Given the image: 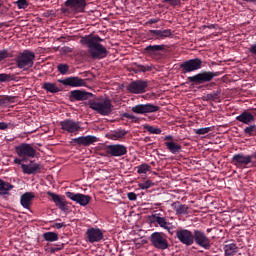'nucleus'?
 Listing matches in <instances>:
<instances>
[{
  "mask_svg": "<svg viewBox=\"0 0 256 256\" xmlns=\"http://www.w3.org/2000/svg\"><path fill=\"white\" fill-rule=\"evenodd\" d=\"M147 87H149V81L135 80L128 84L127 91L134 95H141L147 91Z\"/></svg>",
  "mask_w": 256,
  "mask_h": 256,
  "instance_id": "nucleus-10",
  "label": "nucleus"
},
{
  "mask_svg": "<svg viewBox=\"0 0 256 256\" xmlns=\"http://www.w3.org/2000/svg\"><path fill=\"white\" fill-rule=\"evenodd\" d=\"M47 195L51 197L53 203H55L56 207H58L61 211H65L67 209V201L61 198L59 194H55L53 192H48Z\"/></svg>",
  "mask_w": 256,
  "mask_h": 256,
  "instance_id": "nucleus-27",
  "label": "nucleus"
},
{
  "mask_svg": "<svg viewBox=\"0 0 256 256\" xmlns=\"http://www.w3.org/2000/svg\"><path fill=\"white\" fill-rule=\"evenodd\" d=\"M63 13H67V9L64 8V9H63Z\"/></svg>",
  "mask_w": 256,
  "mask_h": 256,
  "instance_id": "nucleus-60",
  "label": "nucleus"
},
{
  "mask_svg": "<svg viewBox=\"0 0 256 256\" xmlns=\"http://www.w3.org/2000/svg\"><path fill=\"white\" fill-rule=\"evenodd\" d=\"M105 151L110 157H123V155H127V148L123 144L107 145Z\"/></svg>",
  "mask_w": 256,
  "mask_h": 256,
  "instance_id": "nucleus-15",
  "label": "nucleus"
},
{
  "mask_svg": "<svg viewBox=\"0 0 256 256\" xmlns=\"http://www.w3.org/2000/svg\"><path fill=\"white\" fill-rule=\"evenodd\" d=\"M14 187L15 186H13V184L0 179V197L2 195H9V191H11Z\"/></svg>",
  "mask_w": 256,
  "mask_h": 256,
  "instance_id": "nucleus-32",
  "label": "nucleus"
},
{
  "mask_svg": "<svg viewBox=\"0 0 256 256\" xmlns=\"http://www.w3.org/2000/svg\"><path fill=\"white\" fill-rule=\"evenodd\" d=\"M88 106L92 111H96L99 115L107 117L113 111V104L110 99L96 98L88 101Z\"/></svg>",
  "mask_w": 256,
  "mask_h": 256,
  "instance_id": "nucleus-1",
  "label": "nucleus"
},
{
  "mask_svg": "<svg viewBox=\"0 0 256 256\" xmlns=\"http://www.w3.org/2000/svg\"><path fill=\"white\" fill-rule=\"evenodd\" d=\"M221 72L202 71L194 76H189L188 83H194V85H203L205 83H211L215 77H219Z\"/></svg>",
  "mask_w": 256,
  "mask_h": 256,
  "instance_id": "nucleus-3",
  "label": "nucleus"
},
{
  "mask_svg": "<svg viewBox=\"0 0 256 256\" xmlns=\"http://www.w3.org/2000/svg\"><path fill=\"white\" fill-rule=\"evenodd\" d=\"M243 133L246 137H256V124L246 126Z\"/></svg>",
  "mask_w": 256,
  "mask_h": 256,
  "instance_id": "nucleus-39",
  "label": "nucleus"
},
{
  "mask_svg": "<svg viewBox=\"0 0 256 256\" xmlns=\"http://www.w3.org/2000/svg\"><path fill=\"white\" fill-rule=\"evenodd\" d=\"M193 243H196L199 247H203V249H211V239L201 230H194Z\"/></svg>",
  "mask_w": 256,
  "mask_h": 256,
  "instance_id": "nucleus-11",
  "label": "nucleus"
},
{
  "mask_svg": "<svg viewBox=\"0 0 256 256\" xmlns=\"http://www.w3.org/2000/svg\"><path fill=\"white\" fill-rule=\"evenodd\" d=\"M127 197L129 201H137V194L135 192H129Z\"/></svg>",
  "mask_w": 256,
  "mask_h": 256,
  "instance_id": "nucleus-50",
  "label": "nucleus"
},
{
  "mask_svg": "<svg viewBox=\"0 0 256 256\" xmlns=\"http://www.w3.org/2000/svg\"><path fill=\"white\" fill-rule=\"evenodd\" d=\"M7 129H13V124L0 122V131H7Z\"/></svg>",
  "mask_w": 256,
  "mask_h": 256,
  "instance_id": "nucleus-49",
  "label": "nucleus"
},
{
  "mask_svg": "<svg viewBox=\"0 0 256 256\" xmlns=\"http://www.w3.org/2000/svg\"><path fill=\"white\" fill-rule=\"evenodd\" d=\"M250 1H252V3H256V0H250Z\"/></svg>",
  "mask_w": 256,
  "mask_h": 256,
  "instance_id": "nucleus-62",
  "label": "nucleus"
},
{
  "mask_svg": "<svg viewBox=\"0 0 256 256\" xmlns=\"http://www.w3.org/2000/svg\"><path fill=\"white\" fill-rule=\"evenodd\" d=\"M145 131H149L151 135H161L163 133V130L160 128H155L154 126L151 125H144Z\"/></svg>",
  "mask_w": 256,
  "mask_h": 256,
  "instance_id": "nucleus-42",
  "label": "nucleus"
},
{
  "mask_svg": "<svg viewBox=\"0 0 256 256\" xmlns=\"http://www.w3.org/2000/svg\"><path fill=\"white\" fill-rule=\"evenodd\" d=\"M132 71L134 73H147V71H153V66H145L135 62L132 66Z\"/></svg>",
  "mask_w": 256,
  "mask_h": 256,
  "instance_id": "nucleus-33",
  "label": "nucleus"
},
{
  "mask_svg": "<svg viewBox=\"0 0 256 256\" xmlns=\"http://www.w3.org/2000/svg\"><path fill=\"white\" fill-rule=\"evenodd\" d=\"M121 117H124L125 119H132V121H134V123H139V118H137V116L131 115L127 112L121 114Z\"/></svg>",
  "mask_w": 256,
  "mask_h": 256,
  "instance_id": "nucleus-47",
  "label": "nucleus"
},
{
  "mask_svg": "<svg viewBox=\"0 0 256 256\" xmlns=\"http://www.w3.org/2000/svg\"><path fill=\"white\" fill-rule=\"evenodd\" d=\"M149 219L152 225H159V227H161L162 229L170 231L169 225H171V223L167 221V218L163 217V214H152L151 216H149Z\"/></svg>",
  "mask_w": 256,
  "mask_h": 256,
  "instance_id": "nucleus-21",
  "label": "nucleus"
},
{
  "mask_svg": "<svg viewBox=\"0 0 256 256\" xmlns=\"http://www.w3.org/2000/svg\"><path fill=\"white\" fill-rule=\"evenodd\" d=\"M63 133H69L70 135H77L81 131V122L75 119H65L59 123Z\"/></svg>",
  "mask_w": 256,
  "mask_h": 256,
  "instance_id": "nucleus-7",
  "label": "nucleus"
},
{
  "mask_svg": "<svg viewBox=\"0 0 256 256\" xmlns=\"http://www.w3.org/2000/svg\"><path fill=\"white\" fill-rule=\"evenodd\" d=\"M210 85H211V86H212V85H215V83H211Z\"/></svg>",
  "mask_w": 256,
  "mask_h": 256,
  "instance_id": "nucleus-63",
  "label": "nucleus"
},
{
  "mask_svg": "<svg viewBox=\"0 0 256 256\" xmlns=\"http://www.w3.org/2000/svg\"><path fill=\"white\" fill-rule=\"evenodd\" d=\"M57 69L61 75H67V73H69V65L67 64H63V63L58 64Z\"/></svg>",
  "mask_w": 256,
  "mask_h": 256,
  "instance_id": "nucleus-44",
  "label": "nucleus"
},
{
  "mask_svg": "<svg viewBox=\"0 0 256 256\" xmlns=\"http://www.w3.org/2000/svg\"><path fill=\"white\" fill-rule=\"evenodd\" d=\"M71 143H75V145H82L83 147H89V145L97 143V137L93 135L80 136L78 138H73Z\"/></svg>",
  "mask_w": 256,
  "mask_h": 256,
  "instance_id": "nucleus-23",
  "label": "nucleus"
},
{
  "mask_svg": "<svg viewBox=\"0 0 256 256\" xmlns=\"http://www.w3.org/2000/svg\"><path fill=\"white\" fill-rule=\"evenodd\" d=\"M90 42L96 43V45H101V42H103V38L99 37V35L90 34V35L83 36L80 39V43H90Z\"/></svg>",
  "mask_w": 256,
  "mask_h": 256,
  "instance_id": "nucleus-30",
  "label": "nucleus"
},
{
  "mask_svg": "<svg viewBox=\"0 0 256 256\" xmlns=\"http://www.w3.org/2000/svg\"><path fill=\"white\" fill-rule=\"evenodd\" d=\"M15 65L22 71H29L35 65V52L31 50H24L20 52L15 58Z\"/></svg>",
  "mask_w": 256,
  "mask_h": 256,
  "instance_id": "nucleus-2",
  "label": "nucleus"
},
{
  "mask_svg": "<svg viewBox=\"0 0 256 256\" xmlns=\"http://www.w3.org/2000/svg\"><path fill=\"white\" fill-rule=\"evenodd\" d=\"M52 227L54 229H63V227H67V225H65V223H55Z\"/></svg>",
  "mask_w": 256,
  "mask_h": 256,
  "instance_id": "nucleus-52",
  "label": "nucleus"
},
{
  "mask_svg": "<svg viewBox=\"0 0 256 256\" xmlns=\"http://www.w3.org/2000/svg\"><path fill=\"white\" fill-rule=\"evenodd\" d=\"M103 230L99 228H88L86 231V241L88 243H99L103 241Z\"/></svg>",
  "mask_w": 256,
  "mask_h": 256,
  "instance_id": "nucleus-19",
  "label": "nucleus"
},
{
  "mask_svg": "<svg viewBox=\"0 0 256 256\" xmlns=\"http://www.w3.org/2000/svg\"><path fill=\"white\" fill-rule=\"evenodd\" d=\"M33 199H35V195L31 192H26L21 196L20 203L24 209H31Z\"/></svg>",
  "mask_w": 256,
  "mask_h": 256,
  "instance_id": "nucleus-28",
  "label": "nucleus"
},
{
  "mask_svg": "<svg viewBox=\"0 0 256 256\" xmlns=\"http://www.w3.org/2000/svg\"><path fill=\"white\" fill-rule=\"evenodd\" d=\"M93 97L92 93L83 90H72L70 92V101H87Z\"/></svg>",
  "mask_w": 256,
  "mask_h": 256,
  "instance_id": "nucleus-24",
  "label": "nucleus"
},
{
  "mask_svg": "<svg viewBox=\"0 0 256 256\" xmlns=\"http://www.w3.org/2000/svg\"><path fill=\"white\" fill-rule=\"evenodd\" d=\"M169 5L171 7H177V5H181V0H169Z\"/></svg>",
  "mask_w": 256,
  "mask_h": 256,
  "instance_id": "nucleus-51",
  "label": "nucleus"
},
{
  "mask_svg": "<svg viewBox=\"0 0 256 256\" xmlns=\"http://www.w3.org/2000/svg\"><path fill=\"white\" fill-rule=\"evenodd\" d=\"M160 107L155 104H137L132 107V112L138 115H146V113H157Z\"/></svg>",
  "mask_w": 256,
  "mask_h": 256,
  "instance_id": "nucleus-14",
  "label": "nucleus"
},
{
  "mask_svg": "<svg viewBox=\"0 0 256 256\" xmlns=\"http://www.w3.org/2000/svg\"><path fill=\"white\" fill-rule=\"evenodd\" d=\"M43 239L49 243H54V241H59V234L55 232H45L43 234Z\"/></svg>",
  "mask_w": 256,
  "mask_h": 256,
  "instance_id": "nucleus-37",
  "label": "nucleus"
},
{
  "mask_svg": "<svg viewBox=\"0 0 256 256\" xmlns=\"http://www.w3.org/2000/svg\"><path fill=\"white\" fill-rule=\"evenodd\" d=\"M239 253V247L235 243L224 245V256H235Z\"/></svg>",
  "mask_w": 256,
  "mask_h": 256,
  "instance_id": "nucleus-31",
  "label": "nucleus"
},
{
  "mask_svg": "<svg viewBox=\"0 0 256 256\" xmlns=\"http://www.w3.org/2000/svg\"><path fill=\"white\" fill-rule=\"evenodd\" d=\"M3 26H6V27H7V25L5 24V22L0 23V27H3Z\"/></svg>",
  "mask_w": 256,
  "mask_h": 256,
  "instance_id": "nucleus-58",
  "label": "nucleus"
},
{
  "mask_svg": "<svg viewBox=\"0 0 256 256\" xmlns=\"http://www.w3.org/2000/svg\"><path fill=\"white\" fill-rule=\"evenodd\" d=\"M170 0H162V3H168L169 4Z\"/></svg>",
  "mask_w": 256,
  "mask_h": 256,
  "instance_id": "nucleus-59",
  "label": "nucleus"
},
{
  "mask_svg": "<svg viewBox=\"0 0 256 256\" xmlns=\"http://www.w3.org/2000/svg\"><path fill=\"white\" fill-rule=\"evenodd\" d=\"M42 89H44V91L47 93H59V91H61V89L57 87V84L51 82H45L42 85Z\"/></svg>",
  "mask_w": 256,
  "mask_h": 256,
  "instance_id": "nucleus-34",
  "label": "nucleus"
},
{
  "mask_svg": "<svg viewBox=\"0 0 256 256\" xmlns=\"http://www.w3.org/2000/svg\"><path fill=\"white\" fill-rule=\"evenodd\" d=\"M15 152L18 157L25 161V159H34L37 155V150L34 149L32 144L21 143L15 147Z\"/></svg>",
  "mask_w": 256,
  "mask_h": 256,
  "instance_id": "nucleus-5",
  "label": "nucleus"
},
{
  "mask_svg": "<svg viewBox=\"0 0 256 256\" xmlns=\"http://www.w3.org/2000/svg\"><path fill=\"white\" fill-rule=\"evenodd\" d=\"M85 47H88V53L92 59H105L109 55V51L102 44H96L95 42L81 43Z\"/></svg>",
  "mask_w": 256,
  "mask_h": 256,
  "instance_id": "nucleus-4",
  "label": "nucleus"
},
{
  "mask_svg": "<svg viewBox=\"0 0 256 256\" xmlns=\"http://www.w3.org/2000/svg\"><path fill=\"white\" fill-rule=\"evenodd\" d=\"M169 229H170V230H167L168 233H170V235H173V233H174V232H173V226H172L171 224L169 225Z\"/></svg>",
  "mask_w": 256,
  "mask_h": 256,
  "instance_id": "nucleus-56",
  "label": "nucleus"
},
{
  "mask_svg": "<svg viewBox=\"0 0 256 256\" xmlns=\"http://www.w3.org/2000/svg\"><path fill=\"white\" fill-rule=\"evenodd\" d=\"M16 3L18 9H27V7H29V2H27V0H18Z\"/></svg>",
  "mask_w": 256,
  "mask_h": 256,
  "instance_id": "nucleus-48",
  "label": "nucleus"
},
{
  "mask_svg": "<svg viewBox=\"0 0 256 256\" xmlns=\"http://www.w3.org/2000/svg\"><path fill=\"white\" fill-rule=\"evenodd\" d=\"M231 163L238 169H246L248 165H251V163H253V156L238 153L232 157Z\"/></svg>",
  "mask_w": 256,
  "mask_h": 256,
  "instance_id": "nucleus-9",
  "label": "nucleus"
},
{
  "mask_svg": "<svg viewBox=\"0 0 256 256\" xmlns=\"http://www.w3.org/2000/svg\"><path fill=\"white\" fill-rule=\"evenodd\" d=\"M148 25H154L155 23H159V19L157 18H152L150 20H148Z\"/></svg>",
  "mask_w": 256,
  "mask_h": 256,
  "instance_id": "nucleus-54",
  "label": "nucleus"
},
{
  "mask_svg": "<svg viewBox=\"0 0 256 256\" xmlns=\"http://www.w3.org/2000/svg\"><path fill=\"white\" fill-rule=\"evenodd\" d=\"M15 55H13V51L9 49H0V63L3 61H7V59H13Z\"/></svg>",
  "mask_w": 256,
  "mask_h": 256,
  "instance_id": "nucleus-35",
  "label": "nucleus"
},
{
  "mask_svg": "<svg viewBox=\"0 0 256 256\" xmlns=\"http://www.w3.org/2000/svg\"><path fill=\"white\" fill-rule=\"evenodd\" d=\"M210 131H213V128L205 127V128L195 129L194 133L196 135H207V133H210Z\"/></svg>",
  "mask_w": 256,
  "mask_h": 256,
  "instance_id": "nucleus-45",
  "label": "nucleus"
},
{
  "mask_svg": "<svg viewBox=\"0 0 256 256\" xmlns=\"http://www.w3.org/2000/svg\"><path fill=\"white\" fill-rule=\"evenodd\" d=\"M202 67L203 60H201V58L186 60L179 65L182 75L193 73V71H199Z\"/></svg>",
  "mask_w": 256,
  "mask_h": 256,
  "instance_id": "nucleus-6",
  "label": "nucleus"
},
{
  "mask_svg": "<svg viewBox=\"0 0 256 256\" xmlns=\"http://www.w3.org/2000/svg\"><path fill=\"white\" fill-rule=\"evenodd\" d=\"M148 171H151V166L147 163H143L139 166H137V174L143 175L145 173H148Z\"/></svg>",
  "mask_w": 256,
  "mask_h": 256,
  "instance_id": "nucleus-41",
  "label": "nucleus"
},
{
  "mask_svg": "<svg viewBox=\"0 0 256 256\" xmlns=\"http://www.w3.org/2000/svg\"><path fill=\"white\" fill-rule=\"evenodd\" d=\"M165 51H167V45L165 44L148 45L144 48V55L151 57V59H157V57H161Z\"/></svg>",
  "mask_w": 256,
  "mask_h": 256,
  "instance_id": "nucleus-12",
  "label": "nucleus"
},
{
  "mask_svg": "<svg viewBox=\"0 0 256 256\" xmlns=\"http://www.w3.org/2000/svg\"><path fill=\"white\" fill-rule=\"evenodd\" d=\"M65 7L67 9H71L74 13H83L85 11V7H87L86 0H66L64 2Z\"/></svg>",
  "mask_w": 256,
  "mask_h": 256,
  "instance_id": "nucleus-18",
  "label": "nucleus"
},
{
  "mask_svg": "<svg viewBox=\"0 0 256 256\" xmlns=\"http://www.w3.org/2000/svg\"><path fill=\"white\" fill-rule=\"evenodd\" d=\"M211 232V229H207V233H210Z\"/></svg>",
  "mask_w": 256,
  "mask_h": 256,
  "instance_id": "nucleus-61",
  "label": "nucleus"
},
{
  "mask_svg": "<svg viewBox=\"0 0 256 256\" xmlns=\"http://www.w3.org/2000/svg\"><path fill=\"white\" fill-rule=\"evenodd\" d=\"M15 101V97L13 96H4L0 99V105H7L9 103H13Z\"/></svg>",
  "mask_w": 256,
  "mask_h": 256,
  "instance_id": "nucleus-46",
  "label": "nucleus"
},
{
  "mask_svg": "<svg viewBox=\"0 0 256 256\" xmlns=\"http://www.w3.org/2000/svg\"><path fill=\"white\" fill-rule=\"evenodd\" d=\"M150 242L155 249H160L162 251L169 249V242L167 241V238H165V234L161 232L152 233L150 236Z\"/></svg>",
  "mask_w": 256,
  "mask_h": 256,
  "instance_id": "nucleus-8",
  "label": "nucleus"
},
{
  "mask_svg": "<svg viewBox=\"0 0 256 256\" xmlns=\"http://www.w3.org/2000/svg\"><path fill=\"white\" fill-rule=\"evenodd\" d=\"M58 83H62V85H65L66 87H85L86 85L84 79L75 76H70L65 79H59Z\"/></svg>",
  "mask_w": 256,
  "mask_h": 256,
  "instance_id": "nucleus-20",
  "label": "nucleus"
},
{
  "mask_svg": "<svg viewBox=\"0 0 256 256\" xmlns=\"http://www.w3.org/2000/svg\"><path fill=\"white\" fill-rule=\"evenodd\" d=\"M22 162H23V160L20 159V158H15L14 159V163H16V165H21Z\"/></svg>",
  "mask_w": 256,
  "mask_h": 256,
  "instance_id": "nucleus-55",
  "label": "nucleus"
},
{
  "mask_svg": "<svg viewBox=\"0 0 256 256\" xmlns=\"http://www.w3.org/2000/svg\"><path fill=\"white\" fill-rule=\"evenodd\" d=\"M65 195L68 199L75 201V203H78V205H81L82 207L89 205L91 202V196L89 195L74 192H66Z\"/></svg>",
  "mask_w": 256,
  "mask_h": 256,
  "instance_id": "nucleus-16",
  "label": "nucleus"
},
{
  "mask_svg": "<svg viewBox=\"0 0 256 256\" xmlns=\"http://www.w3.org/2000/svg\"><path fill=\"white\" fill-rule=\"evenodd\" d=\"M164 145L166 146V149L172 153V155H177V153H181V144H178L173 141V136L167 135L164 137Z\"/></svg>",
  "mask_w": 256,
  "mask_h": 256,
  "instance_id": "nucleus-22",
  "label": "nucleus"
},
{
  "mask_svg": "<svg viewBox=\"0 0 256 256\" xmlns=\"http://www.w3.org/2000/svg\"><path fill=\"white\" fill-rule=\"evenodd\" d=\"M149 37L152 41H163L173 37V30H149Z\"/></svg>",
  "mask_w": 256,
  "mask_h": 256,
  "instance_id": "nucleus-17",
  "label": "nucleus"
},
{
  "mask_svg": "<svg viewBox=\"0 0 256 256\" xmlns=\"http://www.w3.org/2000/svg\"><path fill=\"white\" fill-rule=\"evenodd\" d=\"M175 233L176 239H178L182 245H186V247H191V245H193V232L187 229H179L176 230Z\"/></svg>",
  "mask_w": 256,
  "mask_h": 256,
  "instance_id": "nucleus-13",
  "label": "nucleus"
},
{
  "mask_svg": "<svg viewBox=\"0 0 256 256\" xmlns=\"http://www.w3.org/2000/svg\"><path fill=\"white\" fill-rule=\"evenodd\" d=\"M125 135H127V130H116L110 134V138L114 141H119L121 139H124Z\"/></svg>",
  "mask_w": 256,
  "mask_h": 256,
  "instance_id": "nucleus-36",
  "label": "nucleus"
},
{
  "mask_svg": "<svg viewBox=\"0 0 256 256\" xmlns=\"http://www.w3.org/2000/svg\"><path fill=\"white\" fill-rule=\"evenodd\" d=\"M64 245L61 244L60 247H52L51 253H57V251H61L63 249Z\"/></svg>",
  "mask_w": 256,
  "mask_h": 256,
  "instance_id": "nucleus-53",
  "label": "nucleus"
},
{
  "mask_svg": "<svg viewBox=\"0 0 256 256\" xmlns=\"http://www.w3.org/2000/svg\"><path fill=\"white\" fill-rule=\"evenodd\" d=\"M171 207L176 212V215H189V206L181 204L179 201L173 202Z\"/></svg>",
  "mask_w": 256,
  "mask_h": 256,
  "instance_id": "nucleus-29",
  "label": "nucleus"
},
{
  "mask_svg": "<svg viewBox=\"0 0 256 256\" xmlns=\"http://www.w3.org/2000/svg\"><path fill=\"white\" fill-rule=\"evenodd\" d=\"M221 97V90L213 91L205 96L206 101H217Z\"/></svg>",
  "mask_w": 256,
  "mask_h": 256,
  "instance_id": "nucleus-40",
  "label": "nucleus"
},
{
  "mask_svg": "<svg viewBox=\"0 0 256 256\" xmlns=\"http://www.w3.org/2000/svg\"><path fill=\"white\" fill-rule=\"evenodd\" d=\"M204 28L215 29V24H211L209 26H204Z\"/></svg>",
  "mask_w": 256,
  "mask_h": 256,
  "instance_id": "nucleus-57",
  "label": "nucleus"
},
{
  "mask_svg": "<svg viewBox=\"0 0 256 256\" xmlns=\"http://www.w3.org/2000/svg\"><path fill=\"white\" fill-rule=\"evenodd\" d=\"M21 169L25 175H36V173H41V164L33 163L21 164Z\"/></svg>",
  "mask_w": 256,
  "mask_h": 256,
  "instance_id": "nucleus-25",
  "label": "nucleus"
},
{
  "mask_svg": "<svg viewBox=\"0 0 256 256\" xmlns=\"http://www.w3.org/2000/svg\"><path fill=\"white\" fill-rule=\"evenodd\" d=\"M11 81H17V77L15 76V74H0V83H11Z\"/></svg>",
  "mask_w": 256,
  "mask_h": 256,
  "instance_id": "nucleus-38",
  "label": "nucleus"
},
{
  "mask_svg": "<svg viewBox=\"0 0 256 256\" xmlns=\"http://www.w3.org/2000/svg\"><path fill=\"white\" fill-rule=\"evenodd\" d=\"M236 121L244 125H251V123H255V114L251 113L249 110H244L236 117Z\"/></svg>",
  "mask_w": 256,
  "mask_h": 256,
  "instance_id": "nucleus-26",
  "label": "nucleus"
},
{
  "mask_svg": "<svg viewBox=\"0 0 256 256\" xmlns=\"http://www.w3.org/2000/svg\"><path fill=\"white\" fill-rule=\"evenodd\" d=\"M153 185H155V183H153V181L147 180V181H144L142 183H139L138 187L140 189H142L143 191H145L147 189H151V187H153Z\"/></svg>",
  "mask_w": 256,
  "mask_h": 256,
  "instance_id": "nucleus-43",
  "label": "nucleus"
}]
</instances>
